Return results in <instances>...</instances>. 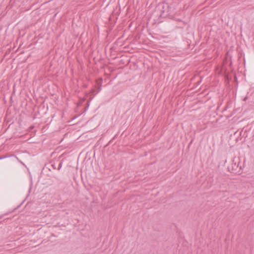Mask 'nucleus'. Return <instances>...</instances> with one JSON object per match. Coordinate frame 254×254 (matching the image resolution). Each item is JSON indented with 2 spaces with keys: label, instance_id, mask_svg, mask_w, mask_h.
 I'll return each mask as SVG.
<instances>
[{
  "label": "nucleus",
  "instance_id": "f257e3e1",
  "mask_svg": "<svg viewBox=\"0 0 254 254\" xmlns=\"http://www.w3.org/2000/svg\"><path fill=\"white\" fill-rule=\"evenodd\" d=\"M240 161L239 159H236L234 158L232 161V163L228 166V171L232 173L237 174L240 172L241 167H239Z\"/></svg>",
  "mask_w": 254,
  "mask_h": 254
},
{
  "label": "nucleus",
  "instance_id": "f03ea898",
  "mask_svg": "<svg viewBox=\"0 0 254 254\" xmlns=\"http://www.w3.org/2000/svg\"><path fill=\"white\" fill-rule=\"evenodd\" d=\"M62 164H63V163L62 162H61L60 163H59V167H58V170H60V169L62 168Z\"/></svg>",
  "mask_w": 254,
  "mask_h": 254
},
{
  "label": "nucleus",
  "instance_id": "7ed1b4c3",
  "mask_svg": "<svg viewBox=\"0 0 254 254\" xmlns=\"http://www.w3.org/2000/svg\"><path fill=\"white\" fill-rule=\"evenodd\" d=\"M51 166L53 168V169H56V165L55 164H52L51 165Z\"/></svg>",
  "mask_w": 254,
  "mask_h": 254
},
{
  "label": "nucleus",
  "instance_id": "20e7f679",
  "mask_svg": "<svg viewBox=\"0 0 254 254\" xmlns=\"http://www.w3.org/2000/svg\"><path fill=\"white\" fill-rule=\"evenodd\" d=\"M240 140H241L240 143H243L245 141V138H242L241 137V138H240Z\"/></svg>",
  "mask_w": 254,
  "mask_h": 254
},
{
  "label": "nucleus",
  "instance_id": "39448f33",
  "mask_svg": "<svg viewBox=\"0 0 254 254\" xmlns=\"http://www.w3.org/2000/svg\"><path fill=\"white\" fill-rule=\"evenodd\" d=\"M236 142H238L239 141V139L238 138L236 139Z\"/></svg>",
  "mask_w": 254,
  "mask_h": 254
},
{
  "label": "nucleus",
  "instance_id": "423d86ee",
  "mask_svg": "<svg viewBox=\"0 0 254 254\" xmlns=\"http://www.w3.org/2000/svg\"><path fill=\"white\" fill-rule=\"evenodd\" d=\"M5 157H6L5 156L1 157H0V159L5 158Z\"/></svg>",
  "mask_w": 254,
  "mask_h": 254
},
{
  "label": "nucleus",
  "instance_id": "0eeeda50",
  "mask_svg": "<svg viewBox=\"0 0 254 254\" xmlns=\"http://www.w3.org/2000/svg\"><path fill=\"white\" fill-rule=\"evenodd\" d=\"M101 90V88H100V87H99V90Z\"/></svg>",
  "mask_w": 254,
  "mask_h": 254
}]
</instances>
